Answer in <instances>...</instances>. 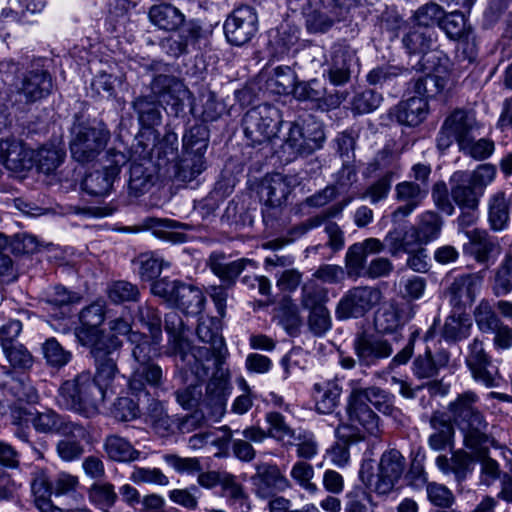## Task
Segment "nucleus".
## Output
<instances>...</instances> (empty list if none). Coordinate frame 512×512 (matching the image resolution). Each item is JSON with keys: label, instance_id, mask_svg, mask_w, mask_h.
Returning <instances> with one entry per match:
<instances>
[{"label": "nucleus", "instance_id": "f257e3e1", "mask_svg": "<svg viewBox=\"0 0 512 512\" xmlns=\"http://www.w3.org/2000/svg\"><path fill=\"white\" fill-rule=\"evenodd\" d=\"M121 343L116 336L109 340V349L96 362V375L84 371L73 380L65 381L60 389L57 401L60 406L90 417L98 412L100 403L118 374L116 360L113 357Z\"/></svg>", "mask_w": 512, "mask_h": 512}, {"label": "nucleus", "instance_id": "f03ea898", "mask_svg": "<svg viewBox=\"0 0 512 512\" xmlns=\"http://www.w3.org/2000/svg\"><path fill=\"white\" fill-rule=\"evenodd\" d=\"M110 329L117 335H128L131 343H137L132 348V355L138 366L134 369L129 381L131 391L138 397V400L146 405V409L154 421L159 418L160 395V368L158 366L159 348L148 340H143L142 335L131 332L130 323L117 318L109 322Z\"/></svg>", "mask_w": 512, "mask_h": 512}, {"label": "nucleus", "instance_id": "7ed1b4c3", "mask_svg": "<svg viewBox=\"0 0 512 512\" xmlns=\"http://www.w3.org/2000/svg\"><path fill=\"white\" fill-rule=\"evenodd\" d=\"M201 128H193L183 136V152L178 159V136L167 131L162 138V158L167 159L165 177L170 180L190 182L206 168L204 154L208 144L200 137Z\"/></svg>", "mask_w": 512, "mask_h": 512}, {"label": "nucleus", "instance_id": "20e7f679", "mask_svg": "<svg viewBox=\"0 0 512 512\" xmlns=\"http://www.w3.org/2000/svg\"><path fill=\"white\" fill-rule=\"evenodd\" d=\"M196 332L198 338L204 343H209L211 348L195 347L188 340L179 338L176 340L175 358L176 365L180 369L185 373L190 372L196 381H202L209 373V367L205 362L210 361L216 355H221L225 343L221 335V322L218 318L202 317Z\"/></svg>", "mask_w": 512, "mask_h": 512}, {"label": "nucleus", "instance_id": "39448f33", "mask_svg": "<svg viewBox=\"0 0 512 512\" xmlns=\"http://www.w3.org/2000/svg\"><path fill=\"white\" fill-rule=\"evenodd\" d=\"M109 136L108 130L102 125L74 123L70 140L72 157L81 163L94 160L106 147Z\"/></svg>", "mask_w": 512, "mask_h": 512}, {"label": "nucleus", "instance_id": "423d86ee", "mask_svg": "<svg viewBox=\"0 0 512 512\" xmlns=\"http://www.w3.org/2000/svg\"><path fill=\"white\" fill-rule=\"evenodd\" d=\"M465 364L472 379L486 388L499 386L502 379L498 366L492 356L485 350L484 344L474 338L467 346Z\"/></svg>", "mask_w": 512, "mask_h": 512}, {"label": "nucleus", "instance_id": "0eeeda50", "mask_svg": "<svg viewBox=\"0 0 512 512\" xmlns=\"http://www.w3.org/2000/svg\"><path fill=\"white\" fill-rule=\"evenodd\" d=\"M278 125L279 111L269 104L251 108L243 118L245 136L252 144L270 141L277 134Z\"/></svg>", "mask_w": 512, "mask_h": 512}, {"label": "nucleus", "instance_id": "6e6552de", "mask_svg": "<svg viewBox=\"0 0 512 512\" xmlns=\"http://www.w3.org/2000/svg\"><path fill=\"white\" fill-rule=\"evenodd\" d=\"M53 89L50 73L43 67L42 60L31 65L16 85V99L20 104H30L48 97Z\"/></svg>", "mask_w": 512, "mask_h": 512}, {"label": "nucleus", "instance_id": "1a4fd4ad", "mask_svg": "<svg viewBox=\"0 0 512 512\" xmlns=\"http://www.w3.org/2000/svg\"><path fill=\"white\" fill-rule=\"evenodd\" d=\"M381 300L379 289L369 286H358L348 290L336 306L335 315L338 320L359 318L369 312Z\"/></svg>", "mask_w": 512, "mask_h": 512}, {"label": "nucleus", "instance_id": "9d476101", "mask_svg": "<svg viewBox=\"0 0 512 512\" xmlns=\"http://www.w3.org/2000/svg\"><path fill=\"white\" fill-rule=\"evenodd\" d=\"M162 300L191 315L201 313L205 304V296L199 288L163 279Z\"/></svg>", "mask_w": 512, "mask_h": 512}, {"label": "nucleus", "instance_id": "9b49d317", "mask_svg": "<svg viewBox=\"0 0 512 512\" xmlns=\"http://www.w3.org/2000/svg\"><path fill=\"white\" fill-rule=\"evenodd\" d=\"M224 33L229 43L242 46L258 31V16L251 6L235 8L224 22Z\"/></svg>", "mask_w": 512, "mask_h": 512}, {"label": "nucleus", "instance_id": "f8f14e48", "mask_svg": "<svg viewBox=\"0 0 512 512\" xmlns=\"http://www.w3.org/2000/svg\"><path fill=\"white\" fill-rule=\"evenodd\" d=\"M325 135L316 121L294 123L289 129L284 147L294 155H309L320 149Z\"/></svg>", "mask_w": 512, "mask_h": 512}, {"label": "nucleus", "instance_id": "ddd939ff", "mask_svg": "<svg viewBox=\"0 0 512 512\" xmlns=\"http://www.w3.org/2000/svg\"><path fill=\"white\" fill-rule=\"evenodd\" d=\"M347 11V7L340 5L338 0H321V4L318 7H312L309 1L307 6L303 8V15L308 31L324 33L336 21L343 18Z\"/></svg>", "mask_w": 512, "mask_h": 512}, {"label": "nucleus", "instance_id": "4468645a", "mask_svg": "<svg viewBox=\"0 0 512 512\" xmlns=\"http://www.w3.org/2000/svg\"><path fill=\"white\" fill-rule=\"evenodd\" d=\"M464 436V445L472 453L483 456L488 447L495 444V440L488 434V423L481 411L465 417L456 424Z\"/></svg>", "mask_w": 512, "mask_h": 512}, {"label": "nucleus", "instance_id": "2eb2a0df", "mask_svg": "<svg viewBox=\"0 0 512 512\" xmlns=\"http://www.w3.org/2000/svg\"><path fill=\"white\" fill-rule=\"evenodd\" d=\"M275 84L279 86L278 93H288L293 89L299 100L320 101L325 99L326 89L319 80L313 79L295 85V77L290 67H277L275 69Z\"/></svg>", "mask_w": 512, "mask_h": 512}, {"label": "nucleus", "instance_id": "dca6fc26", "mask_svg": "<svg viewBox=\"0 0 512 512\" xmlns=\"http://www.w3.org/2000/svg\"><path fill=\"white\" fill-rule=\"evenodd\" d=\"M406 467L405 458L395 449L384 452L378 464L374 487L380 495L388 494L401 479Z\"/></svg>", "mask_w": 512, "mask_h": 512}, {"label": "nucleus", "instance_id": "f3484780", "mask_svg": "<svg viewBox=\"0 0 512 512\" xmlns=\"http://www.w3.org/2000/svg\"><path fill=\"white\" fill-rule=\"evenodd\" d=\"M512 215V192L498 189L486 200V221L490 231L501 233L509 229Z\"/></svg>", "mask_w": 512, "mask_h": 512}, {"label": "nucleus", "instance_id": "a211bd4d", "mask_svg": "<svg viewBox=\"0 0 512 512\" xmlns=\"http://www.w3.org/2000/svg\"><path fill=\"white\" fill-rule=\"evenodd\" d=\"M353 348L361 365H375L379 360L388 358L393 349L390 343L381 336L370 333L358 334Z\"/></svg>", "mask_w": 512, "mask_h": 512}, {"label": "nucleus", "instance_id": "6ab92c4d", "mask_svg": "<svg viewBox=\"0 0 512 512\" xmlns=\"http://www.w3.org/2000/svg\"><path fill=\"white\" fill-rule=\"evenodd\" d=\"M255 494L262 499L271 497L275 491L283 492L291 488L290 481L276 465L264 464L257 468L252 477Z\"/></svg>", "mask_w": 512, "mask_h": 512}, {"label": "nucleus", "instance_id": "aec40b11", "mask_svg": "<svg viewBox=\"0 0 512 512\" xmlns=\"http://www.w3.org/2000/svg\"><path fill=\"white\" fill-rule=\"evenodd\" d=\"M384 250V244L378 238H367L362 242L352 244L345 255V266L350 277H359L365 271L368 255L379 254Z\"/></svg>", "mask_w": 512, "mask_h": 512}, {"label": "nucleus", "instance_id": "412c9836", "mask_svg": "<svg viewBox=\"0 0 512 512\" xmlns=\"http://www.w3.org/2000/svg\"><path fill=\"white\" fill-rule=\"evenodd\" d=\"M428 188L422 184H416L412 181H403L395 186V199L402 203L393 213L392 218L409 216L417 207L421 205L427 197Z\"/></svg>", "mask_w": 512, "mask_h": 512}, {"label": "nucleus", "instance_id": "4be33fe9", "mask_svg": "<svg viewBox=\"0 0 512 512\" xmlns=\"http://www.w3.org/2000/svg\"><path fill=\"white\" fill-rule=\"evenodd\" d=\"M450 196L460 210H478L482 195L464 177L461 171H455L449 178Z\"/></svg>", "mask_w": 512, "mask_h": 512}, {"label": "nucleus", "instance_id": "5701e85b", "mask_svg": "<svg viewBox=\"0 0 512 512\" xmlns=\"http://www.w3.org/2000/svg\"><path fill=\"white\" fill-rule=\"evenodd\" d=\"M0 156L8 170L20 172L32 167L34 152L19 140L5 139L0 142Z\"/></svg>", "mask_w": 512, "mask_h": 512}, {"label": "nucleus", "instance_id": "b1692460", "mask_svg": "<svg viewBox=\"0 0 512 512\" xmlns=\"http://www.w3.org/2000/svg\"><path fill=\"white\" fill-rule=\"evenodd\" d=\"M347 415L352 425L361 426L369 435L378 437L381 434L382 430L377 414L352 392L348 398Z\"/></svg>", "mask_w": 512, "mask_h": 512}, {"label": "nucleus", "instance_id": "393cba45", "mask_svg": "<svg viewBox=\"0 0 512 512\" xmlns=\"http://www.w3.org/2000/svg\"><path fill=\"white\" fill-rule=\"evenodd\" d=\"M201 28L194 22L183 26L181 30L162 34V50L171 57H179L194 44L200 36Z\"/></svg>", "mask_w": 512, "mask_h": 512}, {"label": "nucleus", "instance_id": "a878e982", "mask_svg": "<svg viewBox=\"0 0 512 512\" xmlns=\"http://www.w3.org/2000/svg\"><path fill=\"white\" fill-rule=\"evenodd\" d=\"M443 227L442 217L435 211L427 210L417 217V223L410 229L417 247L426 245L439 238Z\"/></svg>", "mask_w": 512, "mask_h": 512}, {"label": "nucleus", "instance_id": "bb28decb", "mask_svg": "<svg viewBox=\"0 0 512 512\" xmlns=\"http://www.w3.org/2000/svg\"><path fill=\"white\" fill-rule=\"evenodd\" d=\"M13 417L15 423L19 425H28L31 423L34 429L39 433L58 432L63 424L61 418L51 410L34 413L20 408L14 411Z\"/></svg>", "mask_w": 512, "mask_h": 512}, {"label": "nucleus", "instance_id": "cd10ccee", "mask_svg": "<svg viewBox=\"0 0 512 512\" xmlns=\"http://www.w3.org/2000/svg\"><path fill=\"white\" fill-rule=\"evenodd\" d=\"M482 278L477 274H465L454 279L449 287L451 301L455 306L473 303Z\"/></svg>", "mask_w": 512, "mask_h": 512}, {"label": "nucleus", "instance_id": "c85d7f7f", "mask_svg": "<svg viewBox=\"0 0 512 512\" xmlns=\"http://www.w3.org/2000/svg\"><path fill=\"white\" fill-rule=\"evenodd\" d=\"M341 387L334 380H325L314 384L313 399L315 409L320 414H331L339 403Z\"/></svg>", "mask_w": 512, "mask_h": 512}, {"label": "nucleus", "instance_id": "c756f323", "mask_svg": "<svg viewBox=\"0 0 512 512\" xmlns=\"http://www.w3.org/2000/svg\"><path fill=\"white\" fill-rule=\"evenodd\" d=\"M291 191L287 178L280 173L273 174L264 179L260 187V197L266 205L280 206Z\"/></svg>", "mask_w": 512, "mask_h": 512}, {"label": "nucleus", "instance_id": "7c9ffc66", "mask_svg": "<svg viewBox=\"0 0 512 512\" xmlns=\"http://www.w3.org/2000/svg\"><path fill=\"white\" fill-rule=\"evenodd\" d=\"M443 124L454 135L459 147L470 138V133L477 127L475 116L461 109L452 112Z\"/></svg>", "mask_w": 512, "mask_h": 512}, {"label": "nucleus", "instance_id": "2f4dec72", "mask_svg": "<svg viewBox=\"0 0 512 512\" xmlns=\"http://www.w3.org/2000/svg\"><path fill=\"white\" fill-rule=\"evenodd\" d=\"M428 103L421 97H412L400 102L395 108L397 122L407 126L419 125L427 116Z\"/></svg>", "mask_w": 512, "mask_h": 512}, {"label": "nucleus", "instance_id": "473e14b6", "mask_svg": "<svg viewBox=\"0 0 512 512\" xmlns=\"http://www.w3.org/2000/svg\"><path fill=\"white\" fill-rule=\"evenodd\" d=\"M118 173L117 166L91 172L84 178L82 187L90 195L105 196L110 192Z\"/></svg>", "mask_w": 512, "mask_h": 512}, {"label": "nucleus", "instance_id": "72a5a7b5", "mask_svg": "<svg viewBox=\"0 0 512 512\" xmlns=\"http://www.w3.org/2000/svg\"><path fill=\"white\" fill-rule=\"evenodd\" d=\"M472 253L478 263H487L493 252L499 250V244L495 237L491 236L485 229H473L467 232Z\"/></svg>", "mask_w": 512, "mask_h": 512}, {"label": "nucleus", "instance_id": "f704fd0d", "mask_svg": "<svg viewBox=\"0 0 512 512\" xmlns=\"http://www.w3.org/2000/svg\"><path fill=\"white\" fill-rule=\"evenodd\" d=\"M430 425L433 429L428 439L431 449L441 451L452 445L454 428L444 415L435 413L430 419Z\"/></svg>", "mask_w": 512, "mask_h": 512}, {"label": "nucleus", "instance_id": "c9c22d12", "mask_svg": "<svg viewBox=\"0 0 512 512\" xmlns=\"http://www.w3.org/2000/svg\"><path fill=\"white\" fill-rule=\"evenodd\" d=\"M224 260V255L212 253L209 257L208 265L216 276L226 282H234V280L245 269L246 265L252 263V260L246 258L237 259L231 262H225Z\"/></svg>", "mask_w": 512, "mask_h": 512}, {"label": "nucleus", "instance_id": "e433bc0d", "mask_svg": "<svg viewBox=\"0 0 512 512\" xmlns=\"http://www.w3.org/2000/svg\"><path fill=\"white\" fill-rule=\"evenodd\" d=\"M449 361V356L446 352H441L437 355V360L433 359L430 350H426L423 355H418L412 364V371L418 379H430L438 375L440 367L445 366Z\"/></svg>", "mask_w": 512, "mask_h": 512}, {"label": "nucleus", "instance_id": "4c0bfd02", "mask_svg": "<svg viewBox=\"0 0 512 512\" xmlns=\"http://www.w3.org/2000/svg\"><path fill=\"white\" fill-rule=\"evenodd\" d=\"M351 392L367 404L371 403L384 415H393L396 411V408L393 406V397L379 387L353 388Z\"/></svg>", "mask_w": 512, "mask_h": 512}, {"label": "nucleus", "instance_id": "58836bf2", "mask_svg": "<svg viewBox=\"0 0 512 512\" xmlns=\"http://www.w3.org/2000/svg\"><path fill=\"white\" fill-rule=\"evenodd\" d=\"M31 491L37 508L42 512H48L53 485L45 470L37 469L32 473Z\"/></svg>", "mask_w": 512, "mask_h": 512}, {"label": "nucleus", "instance_id": "ea45409f", "mask_svg": "<svg viewBox=\"0 0 512 512\" xmlns=\"http://www.w3.org/2000/svg\"><path fill=\"white\" fill-rule=\"evenodd\" d=\"M75 335L83 346L91 348L94 357L101 356L103 352L109 349V340L113 337L103 336L99 327H90L82 324L76 329Z\"/></svg>", "mask_w": 512, "mask_h": 512}, {"label": "nucleus", "instance_id": "a19ab883", "mask_svg": "<svg viewBox=\"0 0 512 512\" xmlns=\"http://www.w3.org/2000/svg\"><path fill=\"white\" fill-rule=\"evenodd\" d=\"M138 266V274L142 281L151 283V291L160 294L157 278L160 275V261L155 253L146 252L138 256L134 262Z\"/></svg>", "mask_w": 512, "mask_h": 512}, {"label": "nucleus", "instance_id": "79ce46f5", "mask_svg": "<svg viewBox=\"0 0 512 512\" xmlns=\"http://www.w3.org/2000/svg\"><path fill=\"white\" fill-rule=\"evenodd\" d=\"M433 34L430 29L413 27L404 35L402 42L410 54H426L433 47Z\"/></svg>", "mask_w": 512, "mask_h": 512}, {"label": "nucleus", "instance_id": "37998d69", "mask_svg": "<svg viewBox=\"0 0 512 512\" xmlns=\"http://www.w3.org/2000/svg\"><path fill=\"white\" fill-rule=\"evenodd\" d=\"M104 448L110 459L118 462H130L139 457V452L131 443L117 435L106 438Z\"/></svg>", "mask_w": 512, "mask_h": 512}, {"label": "nucleus", "instance_id": "c03bdc74", "mask_svg": "<svg viewBox=\"0 0 512 512\" xmlns=\"http://www.w3.org/2000/svg\"><path fill=\"white\" fill-rule=\"evenodd\" d=\"M410 236H412L411 229L402 231L395 228L386 234L382 243L384 248H388L392 256H397L399 253H412L416 250L417 244L415 239L410 238Z\"/></svg>", "mask_w": 512, "mask_h": 512}, {"label": "nucleus", "instance_id": "a18cd8bd", "mask_svg": "<svg viewBox=\"0 0 512 512\" xmlns=\"http://www.w3.org/2000/svg\"><path fill=\"white\" fill-rule=\"evenodd\" d=\"M65 156V150L60 145H44L37 151L35 161L41 172L50 174L62 164Z\"/></svg>", "mask_w": 512, "mask_h": 512}, {"label": "nucleus", "instance_id": "49530a36", "mask_svg": "<svg viewBox=\"0 0 512 512\" xmlns=\"http://www.w3.org/2000/svg\"><path fill=\"white\" fill-rule=\"evenodd\" d=\"M440 28L452 40H468L471 33V27L463 13L459 11L444 14L440 23Z\"/></svg>", "mask_w": 512, "mask_h": 512}, {"label": "nucleus", "instance_id": "de8ad7c7", "mask_svg": "<svg viewBox=\"0 0 512 512\" xmlns=\"http://www.w3.org/2000/svg\"><path fill=\"white\" fill-rule=\"evenodd\" d=\"M222 496L227 499L230 505H238L242 512H249L251 505L249 498L244 492L243 486L236 481V477L230 473L225 475L221 485Z\"/></svg>", "mask_w": 512, "mask_h": 512}, {"label": "nucleus", "instance_id": "09e8293b", "mask_svg": "<svg viewBox=\"0 0 512 512\" xmlns=\"http://www.w3.org/2000/svg\"><path fill=\"white\" fill-rule=\"evenodd\" d=\"M479 402L478 395L473 391H465L459 394L456 399L450 402L448 409L456 424L464 420L465 417L480 411L477 406Z\"/></svg>", "mask_w": 512, "mask_h": 512}, {"label": "nucleus", "instance_id": "8fccbe9b", "mask_svg": "<svg viewBox=\"0 0 512 512\" xmlns=\"http://www.w3.org/2000/svg\"><path fill=\"white\" fill-rule=\"evenodd\" d=\"M460 171L482 196L484 195L486 188L495 181L497 176L496 166L490 163L480 164L471 171Z\"/></svg>", "mask_w": 512, "mask_h": 512}, {"label": "nucleus", "instance_id": "3c124183", "mask_svg": "<svg viewBox=\"0 0 512 512\" xmlns=\"http://www.w3.org/2000/svg\"><path fill=\"white\" fill-rule=\"evenodd\" d=\"M287 445L296 447V455L300 459L311 460L318 454V442L314 433L305 429H297L292 442Z\"/></svg>", "mask_w": 512, "mask_h": 512}, {"label": "nucleus", "instance_id": "603ef678", "mask_svg": "<svg viewBox=\"0 0 512 512\" xmlns=\"http://www.w3.org/2000/svg\"><path fill=\"white\" fill-rule=\"evenodd\" d=\"M168 79L162 77V87L166 85ZM188 90L180 82H175L168 89L162 88V103L166 104V110L177 115L184 108V100L188 96Z\"/></svg>", "mask_w": 512, "mask_h": 512}, {"label": "nucleus", "instance_id": "864d4df0", "mask_svg": "<svg viewBox=\"0 0 512 512\" xmlns=\"http://www.w3.org/2000/svg\"><path fill=\"white\" fill-rule=\"evenodd\" d=\"M493 291L496 296H505L512 292V254L504 256L495 271Z\"/></svg>", "mask_w": 512, "mask_h": 512}, {"label": "nucleus", "instance_id": "5fc2aeb1", "mask_svg": "<svg viewBox=\"0 0 512 512\" xmlns=\"http://www.w3.org/2000/svg\"><path fill=\"white\" fill-rule=\"evenodd\" d=\"M328 301V291L314 281H308L302 286L301 305L307 310H313L318 307H326Z\"/></svg>", "mask_w": 512, "mask_h": 512}, {"label": "nucleus", "instance_id": "6e6d98bb", "mask_svg": "<svg viewBox=\"0 0 512 512\" xmlns=\"http://www.w3.org/2000/svg\"><path fill=\"white\" fill-rule=\"evenodd\" d=\"M314 468L306 461H297L293 464L290 477L294 482L310 495L318 492V486L312 481L314 478Z\"/></svg>", "mask_w": 512, "mask_h": 512}, {"label": "nucleus", "instance_id": "4d7b16f0", "mask_svg": "<svg viewBox=\"0 0 512 512\" xmlns=\"http://www.w3.org/2000/svg\"><path fill=\"white\" fill-rule=\"evenodd\" d=\"M42 352L47 364L54 368L65 366L72 358L71 352L66 350L55 338H49L43 343Z\"/></svg>", "mask_w": 512, "mask_h": 512}, {"label": "nucleus", "instance_id": "13d9d810", "mask_svg": "<svg viewBox=\"0 0 512 512\" xmlns=\"http://www.w3.org/2000/svg\"><path fill=\"white\" fill-rule=\"evenodd\" d=\"M444 14L445 11L438 4L427 3L416 10L414 20L418 27L429 29L436 24L440 26Z\"/></svg>", "mask_w": 512, "mask_h": 512}, {"label": "nucleus", "instance_id": "bf43d9fd", "mask_svg": "<svg viewBox=\"0 0 512 512\" xmlns=\"http://www.w3.org/2000/svg\"><path fill=\"white\" fill-rule=\"evenodd\" d=\"M266 421L269 424L268 435L270 437L285 444L292 442L296 430L289 427L283 415L278 412H270L266 415Z\"/></svg>", "mask_w": 512, "mask_h": 512}, {"label": "nucleus", "instance_id": "052dcab7", "mask_svg": "<svg viewBox=\"0 0 512 512\" xmlns=\"http://www.w3.org/2000/svg\"><path fill=\"white\" fill-rule=\"evenodd\" d=\"M351 55L344 51H337L333 57V64L328 70V77L332 84L342 85L350 78L349 61Z\"/></svg>", "mask_w": 512, "mask_h": 512}, {"label": "nucleus", "instance_id": "680f3d73", "mask_svg": "<svg viewBox=\"0 0 512 512\" xmlns=\"http://www.w3.org/2000/svg\"><path fill=\"white\" fill-rule=\"evenodd\" d=\"M395 176L394 171H387L377 181L372 183L363 193L362 198L369 199L371 204H377L378 202L387 198L393 178Z\"/></svg>", "mask_w": 512, "mask_h": 512}, {"label": "nucleus", "instance_id": "e2e57ef3", "mask_svg": "<svg viewBox=\"0 0 512 512\" xmlns=\"http://www.w3.org/2000/svg\"><path fill=\"white\" fill-rule=\"evenodd\" d=\"M308 328L315 336L325 335L332 327V319L327 307L309 310Z\"/></svg>", "mask_w": 512, "mask_h": 512}, {"label": "nucleus", "instance_id": "0e129e2a", "mask_svg": "<svg viewBox=\"0 0 512 512\" xmlns=\"http://www.w3.org/2000/svg\"><path fill=\"white\" fill-rule=\"evenodd\" d=\"M153 177L147 173L142 165L134 164L130 169V180L129 190L134 196H140L141 194L150 190L153 186Z\"/></svg>", "mask_w": 512, "mask_h": 512}, {"label": "nucleus", "instance_id": "69168bd1", "mask_svg": "<svg viewBox=\"0 0 512 512\" xmlns=\"http://www.w3.org/2000/svg\"><path fill=\"white\" fill-rule=\"evenodd\" d=\"M427 498L434 506L449 509L455 502L453 492L443 484L430 482L426 487Z\"/></svg>", "mask_w": 512, "mask_h": 512}, {"label": "nucleus", "instance_id": "338daca9", "mask_svg": "<svg viewBox=\"0 0 512 512\" xmlns=\"http://www.w3.org/2000/svg\"><path fill=\"white\" fill-rule=\"evenodd\" d=\"M89 498L99 508L107 510L114 504L117 495L112 484H94L90 488Z\"/></svg>", "mask_w": 512, "mask_h": 512}, {"label": "nucleus", "instance_id": "774afa93", "mask_svg": "<svg viewBox=\"0 0 512 512\" xmlns=\"http://www.w3.org/2000/svg\"><path fill=\"white\" fill-rule=\"evenodd\" d=\"M432 200L438 210L446 215H453L455 213L454 202L450 196V187L443 181L437 182L432 188Z\"/></svg>", "mask_w": 512, "mask_h": 512}]
</instances>
